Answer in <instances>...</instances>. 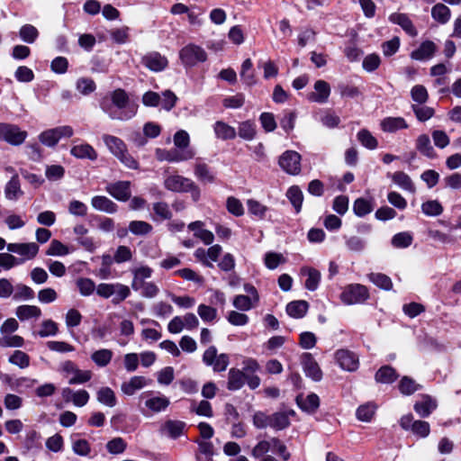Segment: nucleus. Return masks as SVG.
<instances>
[{
	"mask_svg": "<svg viewBox=\"0 0 461 461\" xmlns=\"http://www.w3.org/2000/svg\"><path fill=\"white\" fill-rule=\"evenodd\" d=\"M100 106L112 120L127 121L137 112V106L130 104L128 95L120 88L112 92L110 98H104Z\"/></svg>",
	"mask_w": 461,
	"mask_h": 461,
	"instance_id": "1",
	"label": "nucleus"
},
{
	"mask_svg": "<svg viewBox=\"0 0 461 461\" xmlns=\"http://www.w3.org/2000/svg\"><path fill=\"white\" fill-rule=\"evenodd\" d=\"M164 187L174 193H191L194 201H198L201 195L199 186L188 177H185L177 172L165 171Z\"/></svg>",
	"mask_w": 461,
	"mask_h": 461,
	"instance_id": "2",
	"label": "nucleus"
},
{
	"mask_svg": "<svg viewBox=\"0 0 461 461\" xmlns=\"http://www.w3.org/2000/svg\"><path fill=\"white\" fill-rule=\"evenodd\" d=\"M102 139L110 152L125 167L131 169L139 167L138 161L128 152L127 146L122 140L110 134H104Z\"/></svg>",
	"mask_w": 461,
	"mask_h": 461,
	"instance_id": "3",
	"label": "nucleus"
},
{
	"mask_svg": "<svg viewBox=\"0 0 461 461\" xmlns=\"http://www.w3.org/2000/svg\"><path fill=\"white\" fill-rule=\"evenodd\" d=\"M59 371L68 378L69 384H81L88 382L92 378L90 370H81L70 360H66L59 365Z\"/></svg>",
	"mask_w": 461,
	"mask_h": 461,
	"instance_id": "4",
	"label": "nucleus"
},
{
	"mask_svg": "<svg viewBox=\"0 0 461 461\" xmlns=\"http://www.w3.org/2000/svg\"><path fill=\"white\" fill-rule=\"evenodd\" d=\"M179 59L184 66L194 67L204 62L207 59V54L202 47L189 43L180 50Z\"/></svg>",
	"mask_w": 461,
	"mask_h": 461,
	"instance_id": "5",
	"label": "nucleus"
},
{
	"mask_svg": "<svg viewBox=\"0 0 461 461\" xmlns=\"http://www.w3.org/2000/svg\"><path fill=\"white\" fill-rule=\"evenodd\" d=\"M369 297L368 289L360 284L347 285L340 294L341 301L348 305L363 303Z\"/></svg>",
	"mask_w": 461,
	"mask_h": 461,
	"instance_id": "6",
	"label": "nucleus"
},
{
	"mask_svg": "<svg viewBox=\"0 0 461 461\" xmlns=\"http://www.w3.org/2000/svg\"><path fill=\"white\" fill-rule=\"evenodd\" d=\"M203 362L207 366H211L214 372H222L227 369L230 358L227 354H218L217 348L211 346L203 352Z\"/></svg>",
	"mask_w": 461,
	"mask_h": 461,
	"instance_id": "7",
	"label": "nucleus"
},
{
	"mask_svg": "<svg viewBox=\"0 0 461 461\" xmlns=\"http://www.w3.org/2000/svg\"><path fill=\"white\" fill-rule=\"evenodd\" d=\"M74 134L71 126L64 125L42 131L39 135L40 141L48 147H54L62 138H70Z\"/></svg>",
	"mask_w": 461,
	"mask_h": 461,
	"instance_id": "8",
	"label": "nucleus"
},
{
	"mask_svg": "<svg viewBox=\"0 0 461 461\" xmlns=\"http://www.w3.org/2000/svg\"><path fill=\"white\" fill-rule=\"evenodd\" d=\"M156 158L158 161H167L171 163H178L191 160L195 156L194 150L177 151L176 149H157L155 150Z\"/></svg>",
	"mask_w": 461,
	"mask_h": 461,
	"instance_id": "9",
	"label": "nucleus"
},
{
	"mask_svg": "<svg viewBox=\"0 0 461 461\" xmlns=\"http://www.w3.org/2000/svg\"><path fill=\"white\" fill-rule=\"evenodd\" d=\"M400 426L404 430H411L414 435L426 438L429 435L430 427L424 420H414L411 414L403 415L400 419Z\"/></svg>",
	"mask_w": 461,
	"mask_h": 461,
	"instance_id": "10",
	"label": "nucleus"
},
{
	"mask_svg": "<svg viewBox=\"0 0 461 461\" xmlns=\"http://www.w3.org/2000/svg\"><path fill=\"white\" fill-rule=\"evenodd\" d=\"M279 166L290 175H298L301 171V155L296 151L287 150L279 158Z\"/></svg>",
	"mask_w": 461,
	"mask_h": 461,
	"instance_id": "11",
	"label": "nucleus"
},
{
	"mask_svg": "<svg viewBox=\"0 0 461 461\" xmlns=\"http://www.w3.org/2000/svg\"><path fill=\"white\" fill-rule=\"evenodd\" d=\"M335 358L339 366L345 371L354 372L358 368L357 356L348 349H339L335 353Z\"/></svg>",
	"mask_w": 461,
	"mask_h": 461,
	"instance_id": "12",
	"label": "nucleus"
},
{
	"mask_svg": "<svg viewBox=\"0 0 461 461\" xmlns=\"http://www.w3.org/2000/svg\"><path fill=\"white\" fill-rule=\"evenodd\" d=\"M194 175L203 185L213 184L216 181L213 169L201 159H197L194 164Z\"/></svg>",
	"mask_w": 461,
	"mask_h": 461,
	"instance_id": "13",
	"label": "nucleus"
},
{
	"mask_svg": "<svg viewBox=\"0 0 461 461\" xmlns=\"http://www.w3.org/2000/svg\"><path fill=\"white\" fill-rule=\"evenodd\" d=\"M141 62L146 68L154 72L162 71L168 65L167 59L157 51L149 52L144 55Z\"/></svg>",
	"mask_w": 461,
	"mask_h": 461,
	"instance_id": "14",
	"label": "nucleus"
},
{
	"mask_svg": "<svg viewBox=\"0 0 461 461\" xmlns=\"http://www.w3.org/2000/svg\"><path fill=\"white\" fill-rule=\"evenodd\" d=\"M330 95V86L328 82L324 80H317L313 86V91L309 93L307 99L310 102L325 104Z\"/></svg>",
	"mask_w": 461,
	"mask_h": 461,
	"instance_id": "15",
	"label": "nucleus"
},
{
	"mask_svg": "<svg viewBox=\"0 0 461 461\" xmlns=\"http://www.w3.org/2000/svg\"><path fill=\"white\" fill-rule=\"evenodd\" d=\"M302 365L307 376L314 381H320L321 379V370L310 353H304L302 356Z\"/></svg>",
	"mask_w": 461,
	"mask_h": 461,
	"instance_id": "16",
	"label": "nucleus"
},
{
	"mask_svg": "<svg viewBox=\"0 0 461 461\" xmlns=\"http://www.w3.org/2000/svg\"><path fill=\"white\" fill-rule=\"evenodd\" d=\"M131 273L133 275L131 288L134 291H140L141 286L147 283L146 280L152 276L153 270L148 266H140L133 268Z\"/></svg>",
	"mask_w": 461,
	"mask_h": 461,
	"instance_id": "17",
	"label": "nucleus"
},
{
	"mask_svg": "<svg viewBox=\"0 0 461 461\" xmlns=\"http://www.w3.org/2000/svg\"><path fill=\"white\" fill-rule=\"evenodd\" d=\"M106 191L119 201H127L131 196L130 182L119 181L114 184H109Z\"/></svg>",
	"mask_w": 461,
	"mask_h": 461,
	"instance_id": "18",
	"label": "nucleus"
},
{
	"mask_svg": "<svg viewBox=\"0 0 461 461\" xmlns=\"http://www.w3.org/2000/svg\"><path fill=\"white\" fill-rule=\"evenodd\" d=\"M27 132L22 131L17 125L7 123L6 131L3 140L7 143L18 146L21 145L26 139Z\"/></svg>",
	"mask_w": 461,
	"mask_h": 461,
	"instance_id": "19",
	"label": "nucleus"
},
{
	"mask_svg": "<svg viewBox=\"0 0 461 461\" xmlns=\"http://www.w3.org/2000/svg\"><path fill=\"white\" fill-rule=\"evenodd\" d=\"M381 130L384 132L393 133L409 127L407 122L402 117H385L380 122Z\"/></svg>",
	"mask_w": 461,
	"mask_h": 461,
	"instance_id": "20",
	"label": "nucleus"
},
{
	"mask_svg": "<svg viewBox=\"0 0 461 461\" xmlns=\"http://www.w3.org/2000/svg\"><path fill=\"white\" fill-rule=\"evenodd\" d=\"M149 380L144 376L135 375L130 378L129 381L123 382L121 385L122 392L128 395H133L137 391L148 385Z\"/></svg>",
	"mask_w": 461,
	"mask_h": 461,
	"instance_id": "21",
	"label": "nucleus"
},
{
	"mask_svg": "<svg viewBox=\"0 0 461 461\" xmlns=\"http://www.w3.org/2000/svg\"><path fill=\"white\" fill-rule=\"evenodd\" d=\"M437 402L429 395L424 394L414 404V411L422 418L428 417L434 410H436Z\"/></svg>",
	"mask_w": 461,
	"mask_h": 461,
	"instance_id": "22",
	"label": "nucleus"
},
{
	"mask_svg": "<svg viewBox=\"0 0 461 461\" xmlns=\"http://www.w3.org/2000/svg\"><path fill=\"white\" fill-rule=\"evenodd\" d=\"M436 51V44L431 41H425L417 50L411 51V58L415 60H427L431 59Z\"/></svg>",
	"mask_w": 461,
	"mask_h": 461,
	"instance_id": "23",
	"label": "nucleus"
},
{
	"mask_svg": "<svg viewBox=\"0 0 461 461\" xmlns=\"http://www.w3.org/2000/svg\"><path fill=\"white\" fill-rule=\"evenodd\" d=\"M70 154L79 159H89L95 161L97 159V152L88 143H80L74 145L70 149Z\"/></svg>",
	"mask_w": 461,
	"mask_h": 461,
	"instance_id": "24",
	"label": "nucleus"
},
{
	"mask_svg": "<svg viewBox=\"0 0 461 461\" xmlns=\"http://www.w3.org/2000/svg\"><path fill=\"white\" fill-rule=\"evenodd\" d=\"M185 427L184 421L168 420L163 424L161 431L170 438L176 439L184 434Z\"/></svg>",
	"mask_w": 461,
	"mask_h": 461,
	"instance_id": "25",
	"label": "nucleus"
},
{
	"mask_svg": "<svg viewBox=\"0 0 461 461\" xmlns=\"http://www.w3.org/2000/svg\"><path fill=\"white\" fill-rule=\"evenodd\" d=\"M389 20L393 23L400 25L402 30L410 36L416 37L418 35V32L415 26L407 14L394 13L389 16Z\"/></svg>",
	"mask_w": 461,
	"mask_h": 461,
	"instance_id": "26",
	"label": "nucleus"
},
{
	"mask_svg": "<svg viewBox=\"0 0 461 461\" xmlns=\"http://www.w3.org/2000/svg\"><path fill=\"white\" fill-rule=\"evenodd\" d=\"M169 403V399L164 395L149 397L144 402L145 407L149 411L148 414L163 411Z\"/></svg>",
	"mask_w": 461,
	"mask_h": 461,
	"instance_id": "27",
	"label": "nucleus"
},
{
	"mask_svg": "<svg viewBox=\"0 0 461 461\" xmlns=\"http://www.w3.org/2000/svg\"><path fill=\"white\" fill-rule=\"evenodd\" d=\"M204 223L201 221H193L188 224V229L194 231V237L201 240L205 245H211L214 240L212 231L203 229Z\"/></svg>",
	"mask_w": 461,
	"mask_h": 461,
	"instance_id": "28",
	"label": "nucleus"
},
{
	"mask_svg": "<svg viewBox=\"0 0 461 461\" xmlns=\"http://www.w3.org/2000/svg\"><path fill=\"white\" fill-rule=\"evenodd\" d=\"M91 205L94 209L106 213H114L117 205L111 199L104 195H95L91 199Z\"/></svg>",
	"mask_w": 461,
	"mask_h": 461,
	"instance_id": "29",
	"label": "nucleus"
},
{
	"mask_svg": "<svg viewBox=\"0 0 461 461\" xmlns=\"http://www.w3.org/2000/svg\"><path fill=\"white\" fill-rule=\"evenodd\" d=\"M42 312L40 307L36 305L23 304L20 305L15 310L16 317L22 321H28L30 319H38L41 316Z\"/></svg>",
	"mask_w": 461,
	"mask_h": 461,
	"instance_id": "30",
	"label": "nucleus"
},
{
	"mask_svg": "<svg viewBox=\"0 0 461 461\" xmlns=\"http://www.w3.org/2000/svg\"><path fill=\"white\" fill-rule=\"evenodd\" d=\"M301 275L306 276L305 287L310 291H315L320 284L321 275L315 268L304 267L301 269Z\"/></svg>",
	"mask_w": 461,
	"mask_h": 461,
	"instance_id": "31",
	"label": "nucleus"
},
{
	"mask_svg": "<svg viewBox=\"0 0 461 461\" xmlns=\"http://www.w3.org/2000/svg\"><path fill=\"white\" fill-rule=\"evenodd\" d=\"M246 375L241 370L230 368L228 373L227 388L230 391L240 390L245 384Z\"/></svg>",
	"mask_w": 461,
	"mask_h": 461,
	"instance_id": "32",
	"label": "nucleus"
},
{
	"mask_svg": "<svg viewBox=\"0 0 461 461\" xmlns=\"http://www.w3.org/2000/svg\"><path fill=\"white\" fill-rule=\"evenodd\" d=\"M23 192L21 189L20 180L15 174L12 176L10 181L5 187V195L7 200L16 201L23 195Z\"/></svg>",
	"mask_w": 461,
	"mask_h": 461,
	"instance_id": "33",
	"label": "nucleus"
},
{
	"mask_svg": "<svg viewBox=\"0 0 461 461\" xmlns=\"http://www.w3.org/2000/svg\"><path fill=\"white\" fill-rule=\"evenodd\" d=\"M296 402L299 407L307 412L315 411L320 405L319 396L315 393H310L306 396L299 395Z\"/></svg>",
	"mask_w": 461,
	"mask_h": 461,
	"instance_id": "34",
	"label": "nucleus"
},
{
	"mask_svg": "<svg viewBox=\"0 0 461 461\" xmlns=\"http://www.w3.org/2000/svg\"><path fill=\"white\" fill-rule=\"evenodd\" d=\"M240 76L243 83L249 86L257 84L258 80L253 70V63L250 59H247L242 62Z\"/></svg>",
	"mask_w": 461,
	"mask_h": 461,
	"instance_id": "35",
	"label": "nucleus"
},
{
	"mask_svg": "<svg viewBox=\"0 0 461 461\" xmlns=\"http://www.w3.org/2000/svg\"><path fill=\"white\" fill-rule=\"evenodd\" d=\"M294 411H278L271 415L270 428L276 430H281L287 428L290 425L289 415H294Z\"/></svg>",
	"mask_w": 461,
	"mask_h": 461,
	"instance_id": "36",
	"label": "nucleus"
},
{
	"mask_svg": "<svg viewBox=\"0 0 461 461\" xmlns=\"http://www.w3.org/2000/svg\"><path fill=\"white\" fill-rule=\"evenodd\" d=\"M96 399L99 403L110 408L114 407L117 403L115 393L108 386L98 389L96 392Z\"/></svg>",
	"mask_w": 461,
	"mask_h": 461,
	"instance_id": "37",
	"label": "nucleus"
},
{
	"mask_svg": "<svg viewBox=\"0 0 461 461\" xmlns=\"http://www.w3.org/2000/svg\"><path fill=\"white\" fill-rule=\"evenodd\" d=\"M416 149L423 156L434 158L436 152L430 144L429 137L427 134H420L416 140Z\"/></svg>",
	"mask_w": 461,
	"mask_h": 461,
	"instance_id": "38",
	"label": "nucleus"
},
{
	"mask_svg": "<svg viewBox=\"0 0 461 461\" xmlns=\"http://www.w3.org/2000/svg\"><path fill=\"white\" fill-rule=\"evenodd\" d=\"M214 133L217 138L221 140H233L237 133L234 127L225 123L224 122L218 121L213 126Z\"/></svg>",
	"mask_w": 461,
	"mask_h": 461,
	"instance_id": "39",
	"label": "nucleus"
},
{
	"mask_svg": "<svg viewBox=\"0 0 461 461\" xmlns=\"http://www.w3.org/2000/svg\"><path fill=\"white\" fill-rule=\"evenodd\" d=\"M308 307L306 301H294L287 304L286 312L293 318L301 319L306 314Z\"/></svg>",
	"mask_w": 461,
	"mask_h": 461,
	"instance_id": "40",
	"label": "nucleus"
},
{
	"mask_svg": "<svg viewBox=\"0 0 461 461\" xmlns=\"http://www.w3.org/2000/svg\"><path fill=\"white\" fill-rule=\"evenodd\" d=\"M239 136L245 140H252L257 134L256 123L250 120L240 122L238 127Z\"/></svg>",
	"mask_w": 461,
	"mask_h": 461,
	"instance_id": "41",
	"label": "nucleus"
},
{
	"mask_svg": "<svg viewBox=\"0 0 461 461\" xmlns=\"http://www.w3.org/2000/svg\"><path fill=\"white\" fill-rule=\"evenodd\" d=\"M391 177L393 183L402 189L409 191L411 193L415 192V186L411 177L406 173L402 171H397L393 173Z\"/></svg>",
	"mask_w": 461,
	"mask_h": 461,
	"instance_id": "42",
	"label": "nucleus"
},
{
	"mask_svg": "<svg viewBox=\"0 0 461 461\" xmlns=\"http://www.w3.org/2000/svg\"><path fill=\"white\" fill-rule=\"evenodd\" d=\"M113 353L111 349L102 348L91 355V360L99 367L106 366L112 360Z\"/></svg>",
	"mask_w": 461,
	"mask_h": 461,
	"instance_id": "43",
	"label": "nucleus"
},
{
	"mask_svg": "<svg viewBox=\"0 0 461 461\" xmlns=\"http://www.w3.org/2000/svg\"><path fill=\"white\" fill-rule=\"evenodd\" d=\"M431 16L435 21L445 24L449 21L451 12L447 5L443 4H437L431 9Z\"/></svg>",
	"mask_w": 461,
	"mask_h": 461,
	"instance_id": "44",
	"label": "nucleus"
},
{
	"mask_svg": "<svg viewBox=\"0 0 461 461\" xmlns=\"http://www.w3.org/2000/svg\"><path fill=\"white\" fill-rule=\"evenodd\" d=\"M173 141L177 151L194 150L190 148V136L187 131L184 130H179L175 133Z\"/></svg>",
	"mask_w": 461,
	"mask_h": 461,
	"instance_id": "45",
	"label": "nucleus"
},
{
	"mask_svg": "<svg viewBox=\"0 0 461 461\" xmlns=\"http://www.w3.org/2000/svg\"><path fill=\"white\" fill-rule=\"evenodd\" d=\"M376 411V405L373 402H367L360 405L356 412L357 418L365 422L372 420Z\"/></svg>",
	"mask_w": 461,
	"mask_h": 461,
	"instance_id": "46",
	"label": "nucleus"
},
{
	"mask_svg": "<svg viewBox=\"0 0 461 461\" xmlns=\"http://www.w3.org/2000/svg\"><path fill=\"white\" fill-rule=\"evenodd\" d=\"M397 378L395 370L389 366H382L375 374V380L378 383L391 384Z\"/></svg>",
	"mask_w": 461,
	"mask_h": 461,
	"instance_id": "47",
	"label": "nucleus"
},
{
	"mask_svg": "<svg viewBox=\"0 0 461 461\" xmlns=\"http://www.w3.org/2000/svg\"><path fill=\"white\" fill-rule=\"evenodd\" d=\"M369 280L379 288L384 290H391L393 287V282L391 278L382 273H371L368 276Z\"/></svg>",
	"mask_w": 461,
	"mask_h": 461,
	"instance_id": "48",
	"label": "nucleus"
},
{
	"mask_svg": "<svg viewBox=\"0 0 461 461\" xmlns=\"http://www.w3.org/2000/svg\"><path fill=\"white\" fill-rule=\"evenodd\" d=\"M286 196L294 207L296 212H299L303 200L301 189L298 186H291L286 193Z\"/></svg>",
	"mask_w": 461,
	"mask_h": 461,
	"instance_id": "49",
	"label": "nucleus"
},
{
	"mask_svg": "<svg viewBox=\"0 0 461 461\" xmlns=\"http://www.w3.org/2000/svg\"><path fill=\"white\" fill-rule=\"evenodd\" d=\"M400 392L404 395H411L420 390V386L413 379L403 376L398 384Z\"/></svg>",
	"mask_w": 461,
	"mask_h": 461,
	"instance_id": "50",
	"label": "nucleus"
},
{
	"mask_svg": "<svg viewBox=\"0 0 461 461\" xmlns=\"http://www.w3.org/2000/svg\"><path fill=\"white\" fill-rule=\"evenodd\" d=\"M421 211L428 216H438L443 212V207L437 200H429L421 204Z\"/></svg>",
	"mask_w": 461,
	"mask_h": 461,
	"instance_id": "51",
	"label": "nucleus"
},
{
	"mask_svg": "<svg viewBox=\"0 0 461 461\" xmlns=\"http://www.w3.org/2000/svg\"><path fill=\"white\" fill-rule=\"evenodd\" d=\"M175 275L179 276L180 277L186 281H191L197 285H203L204 282L203 276H202L193 269L187 267L176 270L175 272Z\"/></svg>",
	"mask_w": 461,
	"mask_h": 461,
	"instance_id": "52",
	"label": "nucleus"
},
{
	"mask_svg": "<svg viewBox=\"0 0 461 461\" xmlns=\"http://www.w3.org/2000/svg\"><path fill=\"white\" fill-rule=\"evenodd\" d=\"M127 443L122 438L117 437L109 440L106 444V449L110 454L119 455L125 451Z\"/></svg>",
	"mask_w": 461,
	"mask_h": 461,
	"instance_id": "53",
	"label": "nucleus"
},
{
	"mask_svg": "<svg viewBox=\"0 0 461 461\" xmlns=\"http://www.w3.org/2000/svg\"><path fill=\"white\" fill-rule=\"evenodd\" d=\"M129 230L134 235H146L152 230V226L144 221H132L129 224Z\"/></svg>",
	"mask_w": 461,
	"mask_h": 461,
	"instance_id": "54",
	"label": "nucleus"
},
{
	"mask_svg": "<svg viewBox=\"0 0 461 461\" xmlns=\"http://www.w3.org/2000/svg\"><path fill=\"white\" fill-rule=\"evenodd\" d=\"M373 210L371 203L364 198H358L354 202L353 211L358 217L370 213Z\"/></svg>",
	"mask_w": 461,
	"mask_h": 461,
	"instance_id": "55",
	"label": "nucleus"
},
{
	"mask_svg": "<svg viewBox=\"0 0 461 461\" xmlns=\"http://www.w3.org/2000/svg\"><path fill=\"white\" fill-rule=\"evenodd\" d=\"M14 293V300H31L34 297V291L23 284L16 285Z\"/></svg>",
	"mask_w": 461,
	"mask_h": 461,
	"instance_id": "56",
	"label": "nucleus"
},
{
	"mask_svg": "<svg viewBox=\"0 0 461 461\" xmlns=\"http://www.w3.org/2000/svg\"><path fill=\"white\" fill-rule=\"evenodd\" d=\"M19 35L23 41L27 43H33L37 39L39 32L33 25L25 24L20 29Z\"/></svg>",
	"mask_w": 461,
	"mask_h": 461,
	"instance_id": "57",
	"label": "nucleus"
},
{
	"mask_svg": "<svg viewBox=\"0 0 461 461\" xmlns=\"http://www.w3.org/2000/svg\"><path fill=\"white\" fill-rule=\"evenodd\" d=\"M9 362L20 368H26L30 365V357L23 351L15 350L9 357Z\"/></svg>",
	"mask_w": 461,
	"mask_h": 461,
	"instance_id": "58",
	"label": "nucleus"
},
{
	"mask_svg": "<svg viewBox=\"0 0 461 461\" xmlns=\"http://www.w3.org/2000/svg\"><path fill=\"white\" fill-rule=\"evenodd\" d=\"M359 142L369 149H375L378 142L376 139L367 130H361L357 133Z\"/></svg>",
	"mask_w": 461,
	"mask_h": 461,
	"instance_id": "59",
	"label": "nucleus"
},
{
	"mask_svg": "<svg viewBox=\"0 0 461 461\" xmlns=\"http://www.w3.org/2000/svg\"><path fill=\"white\" fill-rule=\"evenodd\" d=\"M76 285L79 290L80 294L83 296L91 295L95 289V285L90 278H78Z\"/></svg>",
	"mask_w": 461,
	"mask_h": 461,
	"instance_id": "60",
	"label": "nucleus"
},
{
	"mask_svg": "<svg viewBox=\"0 0 461 461\" xmlns=\"http://www.w3.org/2000/svg\"><path fill=\"white\" fill-rule=\"evenodd\" d=\"M247 206L251 214L260 219H263L267 212V207L266 205L254 199H249L247 201Z\"/></svg>",
	"mask_w": 461,
	"mask_h": 461,
	"instance_id": "61",
	"label": "nucleus"
},
{
	"mask_svg": "<svg viewBox=\"0 0 461 461\" xmlns=\"http://www.w3.org/2000/svg\"><path fill=\"white\" fill-rule=\"evenodd\" d=\"M153 212L155 215L159 220H168L172 217V212L170 211L169 205L165 202H157L152 205Z\"/></svg>",
	"mask_w": 461,
	"mask_h": 461,
	"instance_id": "62",
	"label": "nucleus"
},
{
	"mask_svg": "<svg viewBox=\"0 0 461 461\" xmlns=\"http://www.w3.org/2000/svg\"><path fill=\"white\" fill-rule=\"evenodd\" d=\"M58 324L52 320H45L41 324V330L38 331V335L41 338L54 336L58 333Z\"/></svg>",
	"mask_w": 461,
	"mask_h": 461,
	"instance_id": "63",
	"label": "nucleus"
},
{
	"mask_svg": "<svg viewBox=\"0 0 461 461\" xmlns=\"http://www.w3.org/2000/svg\"><path fill=\"white\" fill-rule=\"evenodd\" d=\"M68 248L58 240H53L46 251L48 256H66L69 253Z\"/></svg>",
	"mask_w": 461,
	"mask_h": 461,
	"instance_id": "64",
	"label": "nucleus"
}]
</instances>
